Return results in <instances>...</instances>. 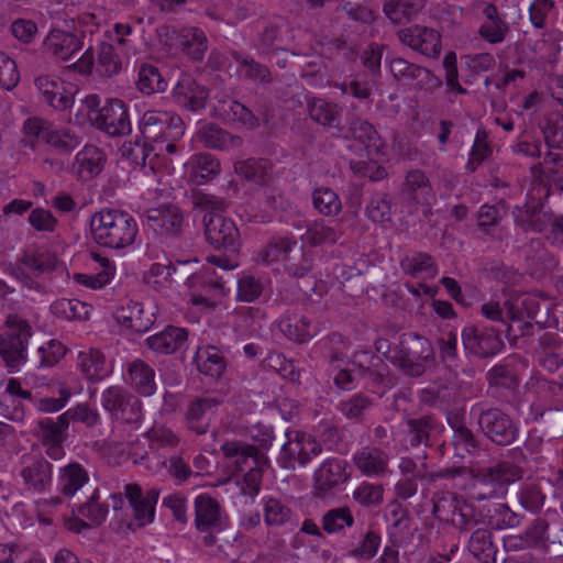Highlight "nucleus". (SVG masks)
<instances>
[{
  "label": "nucleus",
  "mask_w": 563,
  "mask_h": 563,
  "mask_svg": "<svg viewBox=\"0 0 563 563\" xmlns=\"http://www.w3.org/2000/svg\"><path fill=\"white\" fill-rule=\"evenodd\" d=\"M547 148L563 151V114L550 113L541 124Z\"/></svg>",
  "instance_id": "680f3d73"
},
{
  "label": "nucleus",
  "mask_w": 563,
  "mask_h": 563,
  "mask_svg": "<svg viewBox=\"0 0 563 563\" xmlns=\"http://www.w3.org/2000/svg\"><path fill=\"white\" fill-rule=\"evenodd\" d=\"M312 205L318 213L324 217H335L342 210V201L339 195L328 187H318L313 190Z\"/></svg>",
  "instance_id": "6e6d98bb"
},
{
  "label": "nucleus",
  "mask_w": 563,
  "mask_h": 563,
  "mask_svg": "<svg viewBox=\"0 0 563 563\" xmlns=\"http://www.w3.org/2000/svg\"><path fill=\"white\" fill-rule=\"evenodd\" d=\"M492 155L493 146L489 142V135L485 129L479 128L470 148L465 169L470 173H475Z\"/></svg>",
  "instance_id": "09e8293b"
},
{
  "label": "nucleus",
  "mask_w": 563,
  "mask_h": 563,
  "mask_svg": "<svg viewBox=\"0 0 563 563\" xmlns=\"http://www.w3.org/2000/svg\"><path fill=\"white\" fill-rule=\"evenodd\" d=\"M224 120L239 123L245 128L253 129L258 125V119L243 103L236 100H224L218 108Z\"/></svg>",
  "instance_id": "8fccbe9b"
},
{
  "label": "nucleus",
  "mask_w": 563,
  "mask_h": 563,
  "mask_svg": "<svg viewBox=\"0 0 563 563\" xmlns=\"http://www.w3.org/2000/svg\"><path fill=\"white\" fill-rule=\"evenodd\" d=\"M161 490L152 487L143 493L139 484H126L124 496L132 509V516L139 527H144L154 520L155 506L158 501Z\"/></svg>",
  "instance_id": "b1692460"
},
{
  "label": "nucleus",
  "mask_w": 563,
  "mask_h": 563,
  "mask_svg": "<svg viewBox=\"0 0 563 563\" xmlns=\"http://www.w3.org/2000/svg\"><path fill=\"white\" fill-rule=\"evenodd\" d=\"M234 58L239 64L236 74L240 77L254 82H265L269 80L271 74L266 66L256 63L252 58H243L241 60L236 54H234Z\"/></svg>",
  "instance_id": "774afa93"
},
{
  "label": "nucleus",
  "mask_w": 563,
  "mask_h": 563,
  "mask_svg": "<svg viewBox=\"0 0 563 563\" xmlns=\"http://www.w3.org/2000/svg\"><path fill=\"white\" fill-rule=\"evenodd\" d=\"M125 380L143 396H152L156 390L155 371L140 358L128 365Z\"/></svg>",
  "instance_id": "4c0bfd02"
},
{
  "label": "nucleus",
  "mask_w": 563,
  "mask_h": 563,
  "mask_svg": "<svg viewBox=\"0 0 563 563\" xmlns=\"http://www.w3.org/2000/svg\"><path fill=\"white\" fill-rule=\"evenodd\" d=\"M257 260L267 265L282 260L286 273L294 277L307 275L313 262L310 249H263L257 254Z\"/></svg>",
  "instance_id": "a211bd4d"
},
{
  "label": "nucleus",
  "mask_w": 563,
  "mask_h": 563,
  "mask_svg": "<svg viewBox=\"0 0 563 563\" xmlns=\"http://www.w3.org/2000/svg\"><path fill=\"white\" fill-rule=\"evenodd\" d=\"M462 342L467 352L481 358L497 354L504 346L496 330L478 329L475 325H467L462 330Z\"/></svg>",
  "instance_id": "4be33fe9"
},
{
  "label": "nucleus",
  "mask_w": 563,
  "mask_h": 563,
  "mask_svg": "<svg viewBox=\"0 0 563 563\" xmlns=\"http://www.w3.org/2000/svg\"><path fill=\"white\" fill-rule=\"evenodd\" d=\"M146 224L155 232L177 233L183 224V216L177 208L162 206L147 211Z\"/></svg>",
  "instance_id": "79ce46f5"
},
{
  "label": "nucleus",
  "mask_w": 563,
  "mask_h": 563,
  "mask_svg": "<svg viewBox=\"0 0 563 563\" xmlns=\"http://www.w3.org/2000/svg\"><path fill=\"white\" fill-rule=\"evenodd\" d=\"M388 454L375 446H364L353 455L356 468L367 477H382L388 472Z\"/></svg>",
  "instance_id": "72a5a7b5"
},
{
  "label": "nucleus",
  "mask_w": 563,
  "mask_h": 563,
  "mask_svg": "<svg viewBox=\"0 0 563 563\" xmlns=\"http://www.w3.org/2000/svg\"><path fill=\"white\" fill-rule=\"evenodd\" d=\"M285 167L273 164L268 158H247L238 161L234 170L241 178L255 185H266L274 177H278Z\"/></svg>",
  "instance_id": "2f4dec72"
},
{
  "label": "nucleus",
  "mask_w": 563,
  "mask_h": 563,
  "mask_svg": "<svg viewBox=\"0 0 563 563\" xmlns=\"http://www.w3.org/2000/svg\"><path fill=\"white\" fill-rule=\"evenodd\" d=\"M90 229L98 246H131L139 232L135 219L119 209H102L95 213Z\"/></svg>",
  "instance_id": "f03ea898"
},
{
  "label": "nucleus",
  "mask_w": 563,
  "mask_h": 563,
  "mask_svg": "<svg viewBox=\"0 0 563 563\" xmlns=\"http://www.w3.org/2000/svg\"><path fill=\"white\" fill-rule=\"evenodd\" d=\"M91 260L99 265L101 271L93 275L75 274L74 279L91 289H100L108 285L114 276L115 267L112 262L97 251L90 252Z\"/></svg>",
  "instance_id": "c03bdc74"
},
{
  "label": "nucleus",
  "mask_w": 563,
  "mask_h": 563,
  "mask_svg": "<svg viewBox=\"0 0 563 563\" xmlns=\"http://www.w3.org/2000/svg\"><path fill=\"white\" fill-rule=\"evenodd\" d=\"M400 41L411 49L428 57H438L441 52V36L435 30L411 25L399 32Z\"/></svg>",
  "instance_id": "c756f323"
},
{
  "label": "nucleus",
  "mask_w": 563,
  "mask_h": 563,
  "mask_svg": "<svg viewBox=\"0 0 563 563\" xmlns=\"http://www.w3.org/2000/svg\"><path fill=\"white\" fill-rule=\"evenodd\" d=\"M174 102L190 111L206 107L209 97L208 89L196 81L191 75H181L172 91Z\"/></svg>",
  "instance_id": "7c9ffc66"
},
{
  "label": "nucleus",
  "mask_w": 563,
  "mask_h": 563,
  "mask_svg": "<svg viewBox=\"0 0 563 563\" xmlns=\"http://www.w3.org/2000/svg\"><path fill=\"white\" fill-rule=\"evenodd\" d=\"M401 198L411 208L430 207L433 189L427 174L421 169H410L401 185Z\"/></svg>",
  "instance_id": "a878e982"
},
{
  "label": "nucleus",
  "mask_w": 563,
  "mask_h": 563,
  "mask_svg": "<svg viewBox=\"0 0 563 563\" xmlns=\"http://www.w3.org/2000/svg\"><path fill=\"white\" fill-rule=\"evenodd\" d=\"M435 358L431 342L418 333L407 332L394 344L390 363L404 375L420 377L427 371V364Z\"/></svg>",
  "instance_id": "20e7f679"
},
{
  "label": "nucleus",
  "mask_w": 563,
  "mask_h": 563,
  "mask_svg": "<svg viewBox=\"0 0 563 563\" xmlns=\"http://www.w3.org/2000/svg\"><path fill=\"white\" fill-rule=\"evenodd\" d=\"M88 481L89 475L86 468L77 462H71L58 470L57 489L63 496L73 497Z\"/></svg>",
  "instance_id": "58836bf2"
},
{
  "label": "nucleus",
  "mask_w": 563,
  "mask_h": 563,
  "mask_svg": "<svg viewBox=\"0 0 563 563\" xmlns=\"http://www.w3.org/2000/svg\"><path fill=\"white\" fill-rule=\"evenodd\" d=\"M163 42L170 55L191 60H201L208 47L205 32L195 26L172 29L166 32Z\"/></svg>",
  "instance_id": "9b49d317"
},
{
  "label": "nucleus",
  "mask_w": 563,
  "mask_h": 563,
  "mask_svg": "<svg viewBox=\"0 0 563 563\" xmlns=\"http://www.w3.org/2000/svg\"><path fill=\"white\" fill-rule=\"evenodd\" d=\"M321 523L323 531L329 534H335L341 533L344 528L353 527L355 520L350 507L343 506L329 509L324 512Z\"/></svg>",
  "instance_id": "5fc2aeb1"
},
{
  "label": "nucleus",
  "mask_w": 563,
  "mask_h": 563,
  "mask_svg": "<svg viewBox=\"0 0 563 563\" xmlns=\"http://www.w3.org/2000/svg\"><path fill=\"white\" fill-rule=\"evenodd\" d=\"M374 406L375 401L368 395L355 393L341 399L335 408L346 420L362 423L366 420Z\"/></svg>",
  "instance_id": "a19ab883"
},
{
  "label": "nucleus",
  "mask_w": 563,
  "mask_h": 563,
  "mask_svg": "<svg viewBox=\"0 0 563 563\" xmlns=\"http://www.w3.org/2000/svg\"><path fill=\"white\" fill-rule=\"evenodd\" d=\"M196 206L203 210L205 235L210 246H235L239 230L233 220L224 217L227 202L208 194L196 197Z\"/></svg>",
  "instance_id": "423d86ee"
},
{
  "label": "nucleus",
  "mask_w": 563,
  "mask_h": 563,
  "mask_svg": "<svg viewBox=\"0 0 563 563\" xmlns=\"http://www.w3.org/2000/svg\"><path fill=\"white\" fill-rule=\"evenodd\" d=\"M400 267L406 274L413 277L422 275L434 277L438 273L434 260L427 253L415 252L410 256H406L400 261Z\"/></svg>",
  "instance_id": "603ef678"
},
{
  "label": "nucleus",
  "mask_w": 563,
  "mask_h": 563,
  "mask_svg": "<svg viewBox=\"0 0 563 563\" xmlns=\"http://www.w3.org/2000/svg\"><path fill=\"white\" fill-rule=\"evenodd\" d=\"M350 133L353 143L349 147L355 148L361 157L365 156L374 161L375 157L380 158L386 155L385 143L372 123L357 120L352 123Z\"/></svg>",
  "instance_id": "5701e85b"
},
{
  "label": "nucleus",
  "mask_w": 563,
  "mask_h": 563,
  "mask_svg": "<svg viewBox=\"0 0 563 563\" xmlns=\"http://www.w3.org/2000/svg\"><path fill=\"white\" fill-rule=\"evenodd\" d=\"M384 487L380 484L362 482L352 494L353 500L365 508L377 507L383 503Z\"/></svg>",
  "instance_id": "69168bd1"
},
{
  "label": "nucleus",
  "mask_w": 563,
  "mask_h": 563,
  "mask_svg": "<svg viewBox=\"0 0 563 563\" xmlns=\"http://www.w3.org/2000/svg\"><path fill=\"white\" fill-rule=\"evenodd\" d=\"M479 4L482 13L487 20L479 25V36L489 44L504 42L509 27L507 22L500 18L497 7L492 2H481Z\"/></svg>",
  "instance_id": "c9c22d12"
},
{
  "label": "nucleus",
  "mask_w": 563,
  "mask_h": 563,
  "mask_svg": "<svg viewBox=\"0 0 563 563\" xmlns=\"http://www.w3.org/2000/svg\"><path fill=\"white\" fill-rule=\"evenodd\" d=\"M451 444L455 455L459 457L474 455L479 450V442L468 427L454 432L452 434Z\"/></svg>",
  "instance_id": "338daca9"
},
{
  "label": "nucleus",
  "mask_w": 563,
  "mask_h": 563,
  "mask_svg": "<svg viewBox=\"0 0 563 563\" xmlns=\"http://www.w3.org/2000/svg\"><path fill=\"white\" fill-rule=\"evenodd\" d=\"M521 468L508 461L481 467L473 475L472 498L486 500L501 497L507 493L510 484L521 478Z\"/></svg>",
  "instance_id": "0eeeda50"
},
{
  "label": "nucleus",
  "mask_w": 563,
  "mask_h": 563,
  "mask_svg": "<svg viewBox=\"0 0 563 563\" xmlns=\"http://www.w3.org/2000/svg\"><path fill=\"white\" fill-rule=\"evenodd\" d=\"M93 68L99 76L104 78H111L121 71L122 59L112 44L104 42L100 44L96 64L91 47H88L80 58L74 64V69L81 75L90 74Z\"/></svg>",
  "instance_id": "2eb2a0df"
},
{
  "label": "nucleus",
  "mask_w": 563,
  "mask_h": 563,
  "mask_svg": "<svg viewBox=\"0 0 563 563\" xmlns=\"http://www.w3.org/2000/svg\"><path fill=\"white\" fill-rule=\"evenodd\" d=\"M33 330L30 322L16 313L7 316L0 327V356L7 367L16 371L26 362V349Z\"/></svg>",
  "instance_id": "6e6552de"
},
{
  "label": "nucleus",
  "mask_w": 563,
  "mask_h": 563,
  "mask_svg": "<svg viewBox=\"0 0 563 563\" xmlns=\"http://www.w3.org/2000/svg\"><path fill=\"white\" fill-rule=\"evenodd\" d=\"M287 441L282 445L277 462L282 468L295 471L307 466L322 452V445L309 433L294 430L286 432Z\"/></svg>",
  "instance_id": "9d476101"
},
{
  "label": "nucleus",
  "mask_w": 563,
  "mask_h": 563,
  "mask_svg": "<svg viewBox=\"0 0 563 563\" xmlns=\"http://www.w3.org/2000/svg\"><path fill=\"white\" fill-rule=\"evenodd\" d=\"M200 142L209 148L224 150L235 143V139L216 124H206L199 132Z\"/></svg>",
  "instance_id": "e2e57ef3"
},
{
  "label": "nucleus",
  "mask_w": 563,
  "mask_h": 563,
  "mask_svg": "<svg viewBox=\"0 0 563 563\" xmlns=\"http://www.w3.org/2000/svg\"><path fill=\"white\" fill-rule=\"evenodd\" d=\"M84 37L82 32H67L54 27L45 37L44 47L56 59L67 62L82 48Z\"/></svg>",
  "instance_id": "c85d7f7f"
},
{
  "label": "nucleus",
  "mask_w": 563,
  "mask_h": 563,
  "mask_svg": "<svg viewBox=\"0 0 563 563\" xmlns=\"http://www.w3.org/2000/svg\"><path fill=\"white\" fill-rule=\"evenodd\" d=\"M349 463L342 459H328L323 461L313 473L314 496L325 497L339 486L351 478Z\"/></svg>",
  "instance_id": "aec40b11"
},
{
  "label": "nucleus",
  "mask_w": 563,
  "mask_h": 563,
  "mask_svg": "<svg viewBox=\"0 0 563 563\" xmlns=\"http://www.w3.org/2000/svg\"><path fill=\"white\" fill-rule=\"evenodd\" d=\"M265 287L262 279L251 275L242 274L236 280L238 302L252 303L257 301L264 294Z\"/></svg>",
  "instance_id": "bf43d9fd"
},
{
  "label": "nucleus",
  "mask_w": 563,
  "mask_h": 563,
  "mask_svg": "<svg viewBox=\"0 0 563 563\" xmlns=\"http://www.w3.org/2000/svg\"><path fill=\"white\" fill-rule=\"evenodd\" d=\"M221 402L219 398L210 396L189 400L184 412L187 429L198 435L206 434Z\"/></svg>",
  "instance_id": "393cba45"
},
{
  "label": "nucleus",
  "mask_w": 563,
  "mask_h": 563,
  "mask_svg": "<svg viewBox=\"0 0 563 563\" xmlns=\"http://www.w3.org/2000/svg\"><path fill=\"white\" fill-rule=\"evenodd\" d=\"M389 68L393 76L409 89L429 91L441 85L440 79L429 69L400 57L393 58Z\"/></svg>",
  "instance_id": "6ab92c4d"
},
{
  "label": "nucleus",
  "mask_w": 563,
  "mask_h": 563,
  "mask_svg": "<svg viewBox=\"0 0 563 563\" xmlns=\"http://www.w3.org/2000/svg\"><path fill=\"white\" fill-rule=\"evenodd\" d=\"M221 451L231 461L236 472H244L252 467L269 466V460L264 452L242 441H228L222 444Z\"/></svg>",
  "instance_id": "cd10ccee"
},
{
  "label": "nucleus",
  "mask_w": 563,
  "mask_h": 563,
  "mask_svg": "<svg viewBox=\"0 0 563 563\" xmlns=\"http://www.w3.org/2000/svg\"><path fill=\"white\" fill-rule=\"evenodd\" d=\"M77 367L90 382H99L110 374L106 356L98 349L80 351L77 356Z\"/></svg>",
  "instance_id": "ea45409f"
},
{
  "label": "nucleus",
  "mask_w": 563,
  "mask_h": 563,
  "mask_svg": "<svg viewBox=\"0 0 563 563\" xmlns=\"http://www.w3.org/2000/svg\"><path fill=\"white\" fill-rule=\"evenodd\" d=\"M114 317L121 325L139 333L147 331L153 323L151 317L144 314L143 305L133 300L117 309Z\"/></svg>",
  "instance_id": "37998d69"
},
{
  "label": "nucleus",
  "mask_w": 563,
  "mask_h": 563,
  "mask_svg": "<svg viewBox=\"0 0 563 563\" xmlns=\"http://www.w3.org/2000/svg\"><path fill=\"white\" fill-rule=\"evenodd\" d=\"M505 214L504 203L483 205L477 213V228L484 234L494 238L499 222Z\"/></svg>",
  "instance_id": "13d9d810"
},
{
  "label": "nucleus",
  "mask_w": 563,
  "mask_h": 563,
  "mask_svg": "<svg viewBox=\"0 0 563 563\" xmlns=\"http://www.w3.org/2000/svg\"><path fill=\"white\" fill-rule=\"evenodd\" d=\"M109 505L100 501V494L95 489L88 499L73 509L71 517L67 518L65 526L68 530L80 533L92 527L100 526L107 518Z\"/></svg>",
  "instance_id": "f3484780"
},
{
  "label": "nucleus",
  "mask_w": 563,
  "mask_h": 563,
  "mask_svg": "<svg viewBox=\"0 0 563 563\" xmlns=\"http://www.w3.org/2000/svg\"><path fill=\"white\" fill-rule=\"evenodd\" d=\"M221 170L219 159L210 153H196L184 163V175L192 185L212 181Z\"/></svg>",
  "instance_id": "473e14b6"
},
{
  "label": "nucleus",
  "mask_w": 563,
  "mask_h": 563,
  "mask_svg": "<svg viewBox=\"0 0 563 563\" xmlns=\"http://www.w3.org/2000/svg\"><path fill=\"white\" fill-rule=\"evenodd\" d=\"M442 426L432 416L426 415L406 420V441L411 446L430 445L432 435L440 433Z\"/></svg>",
  "instance_id": "f704fd0d"
},
{
  "label": "nucleus",
  "mask_w": 563,
  "mask_h": 563,
  "mask_svg": "<svg viewBox=\"0 0 563 563\" xmlns=\"http://www.w3.org/2000/svg\"><path fill=\"white\" fill-rule=\"evenodd\" d=\"M102 407L115 419L137 423L142 419L141 400L120 386H111L101 395Z\"/></svg>",
  "instance_id": "ddd939ff"
},
{
  "label": "nucleus",
  "mask_w": 563,
  "mask_h": 563,
  "mask_svg": "<svg viewBox=\"0 0 563 563\" xmlns=\"http://www.w3.org/2000/svg\"><path fill=\"white\" fill-rule=\"evenodd\" d=\"M432 514L438 519H445L461 532L470 531L478 525L474 508L452 493L433 501Z\"/></svg>",
  "instance_id": "f8f14e48"
},
{
  "label": "nucleus",
  "mask_w": 563,
  "mask_h": 563,
  "mask_svg": "<svg viewBox=\"0 0 563 563\" xmlns=\"http://www.w3.org/2000/svg\"><path fill=\"white\" fill-rule=\"evenodd\" d=\"M19 474L29 493L44 494L53 486V466L41 455H22Z\"/></svg>",
  "instance_id": "4468645a"
},
{
  "label": "nucleus",
  "mask_w": 563,
  "mask_h": 563,
  "mask_svg": "<svg viewBox=\"0 0 563 563\" xmlns=\"http://www.w3.org/2000/svg\"><path fill=\"white\" fill-rule=\"evenodd\" d=\"M512 216L518 230L544 234L552 246H563V218L553 219L550 208L540 200L527 198L514 208Z\"/></svg>",
  "instance_id": "7ed1b4c3"
},
{
  "label": "nucleus",
  "mask_w": 563,
  "mask_h": 563,
  "mask_svg": "<svg viewBox=\"0 0 563 563\" xmlns=\"http://www.w3.org/2000/svg\"><path fill=\"white\" fill-rule=\"evenodd\" d=\"M310 118L319 124L338 126L340 123V110L336 104L322 98H313L308 103Z\"/></svg>",
  "instance_id": "864d4df0"
},
{
  "label": "nucleus",
  "mask_w": 563,
  "mask_h": 563,
  "mask_svg": "<svg viewBox=\"0 0 563 563\" xmlns=\"http://www.w3.org/2000/svg\"><path fill=\"white\" fill-rule=\"evenodd\" d=\"M477 411V424L483 435L498 446H508L515 443L519 437L518 422L500 408H481Z\"/></svg>",
  "instance_id": "1a4fd4ad"
},
{
  "label": "nucleus",
  "mask_w": 563,
  "mask_h": 563,
  "mask_svg": "<svg viewBox=\"0 0 563 563\" xmlns=\"http://www.w3.org/2000/svg\"><path fill=\"white\" fill-rule=\"evenodd\" d=\"M107 163L104 150L95 144H86L79 150L71 165V173L80 181H89L101 174Z\"/></svg>",
  "instance_id": "bb28decb"
},
{
  "label": "nucleus",
  "mask_w": 563,
  "mask_h": 563,
  "mask_svg": "<svg viewBox=\"0 0 563 563\" xmlns=\"http://www.w3.org/2000/svg\"><path fill=\"white\" fill-rule=\"evenodd\" d=\"M195 362L201 374L212 378L220 377L227 367L222 352L213 345L199 347L195 355Z\"/></svg>",
  "instance_id": "a18cd8bd"
},
{
  "label": "nucleus",
  "mask_w": 563,
  "mask_h": 563,
  "mask_svg": "<svg viewBox=\"0 0 563 563\" xmlns=\"http://www.w3.org/2000/svg\"><path fill=\"white\" fill-rule=\"evenodd\" d=\"M283 332L298 343H306L318 333V327L308 317H300L294 322H285L282 328Z\"/></svg>",
  "instance_id": "0e129e2a"
},
{
  "label": "nucleus",
  "mask_w": 563,
  "mask_h": 563,
  "mask_svg": "<svg viewBox=\"0 0 563 563\" xmlns=\"http://www.w3.org/2000/svg\"><path fill=\"white\" fill-rule=\"evenodd\" d=\"M91 307L78 299H59L51 305V311L57 318L67 320H87Z\"/></svg>",
  "instance_id": "4d7b16f0"
},
{
  "label": "nucleus",
  "mask_w": 563,
  "mask_h": 563,
  "mask_svg": "<svg viewBox=\"0 0 563 563\" xmlns=\"http://www.w3.org/2000/svg\"><path fill=\"white\" fill-rule=\"evenodd\" d=\"M69 422L65 413L60 415L56 420L44 418L37 421L38 437L43 443L63 442L64 433L68 429Z\"/></svg>",
  "instance_id": "052dcab7"
},
{
  "label": "nucleus",
  "mask_w": 563,
  "mask_h": 563,
  "mask_svg": "<svg viewBox=\"0 0 563 563\" xmlns=\"http://www.w3.org/2000/svg\"><path fill=\"white\" fill-rule=\"evenodd\" d=\"M195 527L200 532H221L228 525V516L220 503L209 494L195 498Z\"/></svg>",
  "instance_id": "412c9836"
},
{
  "label": "nucleus",
  "mask_w": 563,
  "mask_h": 563,
  "mask_svg": "<svg viewBox=\"0 0 563 563\" xmlns=\"http://www.w3.org/2000/svg\"><path fill=\"white\" fill-rule=\"evenodd\" d=\"M468 550L482 563H495L497 548L493 542V534L489 530L477 528L468 541Z\"/></svg>",
  "instance_id": "49530a36"
},
{
  "label": "nucleus",
  "mask_w": 563,
  "mask_h": 563,
  "mask_svg": "<svg viewBox=\"0 0 563 563\" xmlns=\"http://www.w3.org/2000/svg\"><path fill=\"white\" fill-rule=\"evenodd\" d=\"M188 333L184 328L168 325L163 331L148 336L145 344L155 353L173 354L187 342Z\"/></svg>",
  "instance_id": "e433bc0d"
},
{
  "label": "nucleus",
  "mask_w": 563,
  "mask_h": 563,
  "mask_svg": "<svg viewBox=\"0 0 563 563\" xmlns=\"http://www.w3.org/2000/svg\"><path fill=\"white\" fill-rule=\"evenodd\" d=\"M167 81L159 69L150 64H142L137 71L136 87L144 95L163 92L167 88Z\"/></svg>",
  "instance_id": "3c124183"
},
{
  "label": "nucleus",
  "mask_w": 563,
  "mask_h": 563,
  "mask_svg": "<svg viewBox=\"0 0 563 563\" xmlns=\"http://www.w3.org/2000/svg\"><path fill=\"white\" fill-rule=\"evenodd\" d=\"M360 537L361 540L358 543L354 541L346 543L344 548L346 555L352 556L358 561H369L376 555L378 551L380 537L372 529L361 531Z\"/></svg>",
  "instance_id": "de8ad7c7"
},
{
  "label": "nucleus",
  "mask_w": 563,
  "mask_h": 563,
  "mask_svg": "<svg viewBox=\"0 0 563 563\" xmlns=\"http://www.w3.org/2000/svg\"><path fill=\"white\" fill-rule=\"evenodd\" d=\"M84 102L87 115L96 129L113 137L131 133L129 106L123 100L108 99L101 106L98 95H88Z\"/></svg>",
  "instance_id": "39448f33"
},
{
  "label": "nucleus",
  "mask_w": 563,
  "mask_h": 563,
  "mask_svg": "<svg viewBox=\"0 0 563 563\" xmlns=\"http://www.w3.org/2000/svg\"><path fill=\"white\" fill-rule=\"evenodd\" d=\"M143 142L135 141L122 148V155L144 174L169 173L172 161L167 155L178 150L177 142L185 134V123L175 112L151 109L137 121Z\"/></svg>",
  "instance_id": "f257e3e1"
},
{
  "label": "nucleus",
  "mask_w": 563,
  "mask_h": 563,
  "mask_svg": "<svg viewBox=\"0 0 563 563\" xmlns=\"http://www.w3.org/2000/svg\"><path fill=\"white\" fill-rule=\"evenodd\" d=\"M34 85L41 100L53 109L64 111L73 107L76 87L71 82L56 75H41Z\"/></svg>",
  "instance_id": "dca6fc26"
}]
</instances>
